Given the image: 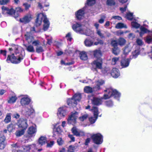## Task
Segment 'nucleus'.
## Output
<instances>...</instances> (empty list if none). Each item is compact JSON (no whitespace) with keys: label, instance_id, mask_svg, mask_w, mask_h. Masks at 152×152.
I'll use <instances>...</instances> for the list:
<instances>
[{"label":"nucleus","instance_id":"16","mask_svg":"<svg viewBox=\"0 0 152 152\" xmlns=\"http://www.w3.org/2000/svg\"><path fill=\"white\" fill-rule=\"evenodd\" d=\"M24 38L28 44L31 43L34 39L30 32H27L24 35Z\"/></svg>","mask_w":152,"mask_h":152},{"label":"nucleus","instance_id":"27","mask_svg":"<svg viewBox=\"0 0 152 152\" xmlns=\"http://www.w3.org/2000/svg\"><path fill=\"white\" fill-rule=\"evenodd\" d=\"M94 56L98 58L102 56L101 51L100 50H96L93 51Z\"/></svg>","mask_w":152,"mask_h":152},{"label":"nucleus","instance_id":"3","mask_svg":"<svg viewBox=\"0 0 152 152\" xmlns=\"http://www.w3.org/2000/svg\"><path fill=\"white\" fill-rule=\"evenodd\" d=\"M43 20L44 24L43 29L45 31L47 30L49 27L50 23L48 20L47 18L46 15L43 13H40L37 16L36 21V25L37 26H40Z\"/></svg>","mask_w":152,"mask_h":152},{"label":"nucleus","instance_id":"7","mask_svg":"<svg viewBox=\"0 0 152 152\" xmlns=\"http://www.w3.org/2000/svg\"><path fill=\"white\" fill-rule=\"evenodd\" d=\"M102 59L101 58H97L96 60L94 61L92 63L93 68L96 71H97V69H102Z\"/></svg>","mask_w":152,"mask_h":152},{"label":"nucleus","instance_id":"62","mask_svg":"<svg viewBox=\"0 0 152 152\" xmlns=\"http://www.w3.org/2000/svg\"><path fill=\"white\" fill-rule=\"evenodd\" d=\"M105 18V16H103L102 17L101 19L99 20L98 22H99L101 24H102L104 22V19Z\"/></svg>","mask_w":152,"mask_h":152},{"label":"nucleus","instance_id":"54","mask_svg":"<svg viewBox=\"0 0 152 152\" xmlns=\"http://www.w3.org/2000/svg\"><path fill=\"white\" fill-rule=\"evenodd\" d=\"M31 43L34 46L37 47L39 45L40 42L38 40H34H34L31 42Z\"/></svg>","mask_w":152,"mask_h":152},{"label":"nucleus","instance_id":"56","mask_svg":"<svg viewBox=\"0 0 152 152\" xmlns=\"http://www.w3.org/2000/svg\"><path fill=\"white\" fill-rule=\"evenodd\" d=\"M56 127V132L58 133H61L62 131L61 129V126H58V124H56L55 126Z\"/></svg>","mask_w":152,"mask_h":152},{"label":"nucleus","instance_id":"60","mask_svg":"<svg viewBox=\"0 0 152 152\" xmlns=\"http://www.w3.org/2000/svg\"><path fill=\"white\" fill-rule=\"evenodd\" d=\"M57 142L59 145H62L64 142L63 140L61 138H59L57 140Z\"/></svg>","mask_w":152,"mask_h":152},{"label":"nucleus","instance_id":"61","mask_svg":"<svg viewBox=\"0 0 152 152\" xmlns=\"http://www.w3.org/2000/svg\"><path fill=\"white\" fill-rule=\"evenodd\" d=\"M5 145L4 142H1L0 143V149H3L4 148Z\"/></svg>","mask_w":152,"mask_h":152},{"label":"nucleus","instance_id":"46","mask_svg":"<svg viewBox=\"0 0 152 152\" xmlns=\"http://www.w3.org/2000/svg\"><path fill=\"white\" fill-rule=\"evenodd\" d=\"M88 117V115L87 114H82V115L79 117V119L81 121H83L86 120Z\"/></svg>","mask_w":152,"mask_h":152},{"label":"nucleus","instance_id":"19","mask_svg":"<svg viewBox=\"0 0 152 152\" xmlns=\"http://www.w3.org/2000/svg\"><path fill=\"white\" fill-rule=\"evenodd\" d=\"M47 143V138L45 136H41L38 139L37 143L40 147Z\"/></svg>","mask_w":152,"mask_h":152},{"label":"nucleus","instance_id":"28","mask_svg":"<svg viewBox=\"0 0 152 152\" xmlns=\"http://www.w3.org/2000/svg\"><path fill=\"white\" fill-rule=\"evenodd\" d=\"M7 130L9 132H12L15 130V124H10L7 126Z\"/></svg>","mask_w":152,"mask_h":152},{"label":"nucleus","instance_id":"4","mask_svg":"<svg viewBox=\"0 0 152 152\" xmlns=\"http://www.w3.org/2000/svg\"><path fill=\"white\" fill-rule=\"evenodd\" d=\"M105 93L104 95L103 98L104 99H108L112 96L118 100L120 97L121 94L116 90L114 89L111 88H107L104 91Z\"/></svg>","mask_w":152,"mask_h":152},{"label":"nucleus","instance_id":"21","mask_svg":"<svg viewBox=\"0 0 152 152\" xmlns=\"http://www.w3.org/2000/svg\"><path fill=\"white\" fill-rule=\"evenodd\" d=\"M102 98H99L96 97H94L91 100L92 103L93 104L98 105L101 104L102 103Z\"/></svg>","mask_w":152,"mask_h":152},{"label":"nucleus","instance_id":"52","mask_svg":"<svg viewBox=\"0 0 152 152\" xmlns=\"http://www.w3.org/2000/svg\"><path fill=\"white\" fill-rule=\"evenodd\" d=\"M119 58L117 57L113 58L112 59V64L113 65L115 64L118 61Z\"/></svg>","mask_w":152,"mask_h":152},{"label":"nucleus","instance_id":"26","mask_svg":"<svg viewBox=\"0 0 152 152\" xmlns=\"http://www.w3.org/2000/svg\"><path fill=\"white\" fill-rule=\"evenodd\" d=\"M13 151L14 152H23V151L19 150L20 146L18 143L11 145Z\"/></svg>","mask_w":152,"mask_h":152},{"label":"nucleus","instance_id":"39","mask_svg":"<svg viewBox=\"0 0 152 152\" xmlns=\"http://www.w3.org/2000/svg\"><path fill=\"white\" fill-rule=\"evenodd\" d=\"M139 50L138 49L136 50L132 53V58H135L139 54Z\"/></svg>","mask_w":152,"mask_h":152},{"label":"nucleus","instance_id":"29","mask_svg":"<svg viewBox=\"0 0 152 152\" xmlns=\"http://www.w3.org/2000/svg\"><path fill=\"white\" fill-rule=\"evenodd\" d=\"M72 132L73 134L77 136H80L81 135L80 133H81L82 134H81V135H84V133L83 132H78L77 129L75 127H73L72 129Z\"/></svg>","mask_w":152,"mask_h":152},{"label":"nucleus","instance_id":"38","mask_svg":"<svg viewBox=\"0 0 152 152\" xmlns=\"http://www.w3.org/2000/svg\"><path fill=\"white\" fill-rule=\"evenodd\" d=\"M118 42L119 45L123 46L126 43V41L124 38L121 37L118 39Z\"/></svg>","mask_w":152,"mask_h":152},{"label":"nucleus","instance_id":"58","mask_svg":"<svg viewBox=\"0 0 152 152\" xmlns=\"http://www.w3.org/2000/svg\"><path fill=\"white\" fill-rule=\"evenodd\" d=\"M105 104L107 106L109 107H111L113 105V103L111 101L106 102Z\"/></svg>","mask_w":152,"mask_h":152},{"label":"nucleus","instance_id":"45","mask_svg":"<svg viewBox=\"0 0 152 152\" xmlns=\"http://www.w3.org/2000/svg\"><path fill=\"white\" fill-rule=\"evenodd\" d=\"M132 27L136 28H139L140 26V25L135 21H132L131 23Z\"/></svg>","mask_w":152,"mask_h":152},{"label":"nucleus","instance_id":"42","mask_svg":"<svg viewBox=\"0 0 152 152\" xmlns=\"http://www.w3.org/2000/svg\"><path fill=\"white\" fill-rule=\"evenodd\" d=\"M102 73L105 75H107L110 72V69L108 68H105L102 70Z\"/></svg>","mask_w":152,"mask_h":152},{"label":"nucleus","instance_id":"6","mask_svg":"<svg viewBox=\"0 0 152 152\" xmlns=\"http://www.w3.org/2000/svg\"><path fill=\"white\" fill-rule=\"evenodd\" d=\"M91 138L93 142L97 145L101 144L103 142V136L100 133L94 134L91 136Z\"/></svg>","mask_w":152,"mask_h":152},{"label":"nucleus","instance_id":"35","mask_svg":"<svg viewBox=\"0 0 152 152\" xmlns=\"http://www.w3.org/2000/svg\"><path fill=\"white\" fill-rule=\"evenodd\" d=\"M80 55V58L82 60H86L88 58L87 54L85 52L83 51L81 52Z\"/></svg>","mask_w":152,"mask_h":152},{"label":"nucleus","instance_id":"36","mask_svg":"<svg viewBox=\"0 0 152 152\" xmlns=\"http://www.w3.org/2000/svg\"><path fill=\"white\" fill-rule=\"evenodd\" d=\"M148 36H147L145 39L146 42L150 43L152 42V31L151 32Z\"/></svg>","mask_w":152,"mask_h":152},{"label":"nucleus","instance_id":"8","mask_svg":"<svg viewBox=\"0 0 152 152\" xmlns=\"http://www.w3.org/2000/svg\"><path fill=\"white\" fill-rule=\"evenodd\" d=\"M78 116V113L77 112H72L71 114L69 116L67 119L68 122L70 124H75L76 121V120Z\"/></svg>","mask_w":152,"mask_h":152},{"label":"nucleus","instance_id":"25","mask_svg":"<svg viewBox=\"0 0 152 152\" xmlns=\"http://www.w3.org/2000/svg\"><path fill=\"white\" fill-rule=\"evenodd\" d=\"M26 114L30 115L34 112V110L32 107L31 106H28L27 108L25 109Z\"/></svg>","mask_w":152,"mask_h":152},{"label":"nucleus","instance_id":"50","mask_svg":"<svg viewBox=\"0 0 152 152\" xmlns=\"http://www.w3.org/2000/svg\"><path fill=\"white\" fill-rule=\"evenodd\" d=\"M44 51V50L43 49V48L42 46H37L36 48V51L37 53H40L43 52Z\"/></svg>","mask_w":152,"mask_h":152},{"label":"nucleus","instance_id":"51","mask_svg":"<svg viewBox=\"0 0 152 152\" xmlns=\"http://www.w3.org/2000/svg\"><path fill=\"white\" fill-rule=\"evenodd\" d=\"M118 42H117L116 40H112L111 42V44L113 48L115 47H117V46L118 45Z\"/></svg>","mask_w":152,"mask_h":152},{"label":"nucleus","instance_id":"47","mask_svg":"<svg viewBox=\"0 0 152 152\" xmlns=\"http://www.w3.org/2000/svg\"><path fill=\"white\" fill-rule=\"evenodd\" d=\"M115 2L114 0H107L106 2L107 4L110 6L115 5Z\"/></svg>","mask_w":152,"mask_h":152},{"label":"nucleus","instance_id":"9","mask_svg":"<svg viewBox=\"0 0 152 152\" xmlns=\"http://www.w3.org/2000/svg\"><path fill=\"white\" fill-rule=\"evenodd\" d=\"M66 108V106H63L60 107L58 109L57 115L59 118H64L67 114Z\"/></svg>","mask_w":152,"mask_h":152},{"label":"nucleus","instance_id":"31","mask_svg":"<svg viewBox=\"0 0 152 152\" xmlns=\"http://www.w3.org/2000/svg\"><path fill=\"white\" fill-rule=\"evenodd\" d=\"M17 99V96L14 95L10 97L9 99L8 100L7 102L8 103L10 104H13L16 102Z\"/></svg>","mask_w":152,"mask_h":152},{"label":"nucleus","instance_id":"57","mask_svg":"<svg viewBox=\"0 0 152 152\" xmlns=\"http://www.w3.org/2000/svg\"><path fill=\"white\" fill-rule=\"evenodd\" d=\"M66 37L67 40L69 41H71L72 39V38L71 36V34L70 33H68L66 35Z\"/></svg>","mask_w":152,"mask_h":152},{"label":"nucleus","instance_id":"32","mask_svg":"<svg viewBox=\"0 0 152 152\" xmlns=\"http://www.w3.org/2000/svg\"><path fill=\"white\" fill-rule=\"evenodd\" d=\"M131 49L130 47L128 45L125 47L123 49L124 54L125 55H127L131 51Z\"/></svg>","mask_w":152,"mask_h":152},{"label":"nucleus","instance_id":"17","mask_svg":"<svg viewBox=\"0 0 152 152\" xmlns=\"http://www.w3.org/2000/svg\"><path fill=\"white\" fill-rule=\"evenodd\" d=\"M18 126L19 128H21L22 130H25L27 128L28 125L27 124V121L26 120H20L18 122Z\"/></svg>","mask_w":152,"mask_h":152},{"label":"nucleus","instance_id":"44","mask_svg":"<svg viewBox=\"0 0 152 152\" xmlns=\"http://www.w3.org/2000/svg\"><path fill=\"white\" fill-rule=\"evenodd\" d=\"M24 130H18L16 132L15 134L17 136L20 137L23 135L24 134Z\"/></svg>","mask_w":152,"mask_h":152},{"label":"nucleus","instance_id":"2","mask_svg":"<svg viewBox=\"0 0 152 152\" xmlns=\"http://www.w3.org/2000/svg\"><path fill=\"white\" fill-rule=\"evenodd\" d=\"M73 30L77 33L89 36L92 33V31L85 26L79 23H76L72 25Z\"/></svg>","mask_w":152,"mask_h":152},{"label":"nucleus","instance_id":"40","mask_svg":"<svg viewBox=\"0 0 152 152\" xmlns=\"http://www.w3.org/2000/svg\"><path fill=\"white\" fill-rule=\"evenodd\" d=\"M11 114L8 113L7 114L4 121L6 123L10 122L11 121Z\"/></svg>","mask_w":152,"mask_h":152},{"label":"nucleus","instance_id":"43","mask_svg":"<svg viewBox=\"0 0 152 152\" xmlns=\"http://www.w3.org/2000/svg\"><path fill=\"white\" fill-rule=\"evenodd\" d=\"M29 146L30 150H31L33 151H35L38 148V146L36 145L35 144L29 145Z\"/></svg>","mask_w":152,"mask_h":152},{"label":"nucleus","instance_id":"22","mask_svg":"<svg viewBox=\"0 0 152 152\" xmlns=\"http://www.w3.org/2000/svg\"><path fill=\"white\" fill-rule=\"evenodd\" d=\"M111 74L113 77L115 78L118 77L120 75L119 70L116 68L113 69Z\"/></svg>","mask_w":152,"mask_h":152},{"label":"nucleus","instance_id":"59","mask_svg":"<svg viewBox=\"0 0 152 152\" xmlns=\"http://www.w3.org/2000/svg\"><path fill=\"white\" fill-rule=\"evenodd\" d=\"M9 1V0H0V5H4L7 4Z\"/></svg>","mask_w":152,"mask_h":152},{"label":"nucleus","instance_id":"30","mask_svg":"<svg viewBox=\"0 0 152 152\" xmlns=\"http://www.w3.org/2000/svg\"><path fill=\"white\" fill-rule=\"evenodd\" d=\"M84 43L85 46L86 47H91L93 45V42L91 40L86 39L84 42Z\"/></svg>","mask_w":152,"mask_h":152},{"label":"nucleus","instance_id":"10","mask_svg":"<svg viewBox=\"0 0 152 152\" xmlns=\"http://www.w3.org/2000/svg\"><path fill=\"white\" fill-rule=\"evenodd\" d=\"M91 111L94 113V117L89 118V120L91 124L95 122L98 117V110L96 107H93Z\"/></svg>","mask_w":152,"mask_h":152},{"label":"nucleus","instance_id":"20","mask_svg":"<svg viewBox=\"0 0 152 152\" xmlns=\"http://www.w3.org/2000/svg\"><path fill=\"white\" fill-rule=\"evenodd\" d=\"M104 83V81L102 79H99L95 82V86L94 88L96 91L100 89V86Z\"/></svg>","mask_w":152,"mask_h":152},{"label":"nucleus","instance_id":"49","mask_svg":"<svg viewBox=\"0 0 152 152\" xmlns=\"http://www.w3.org/2000/svg\"><path fill=\"white\" fill-rule=\"evenodd\" d=\"M96 33L101 38L105 37L104 34L102 33L101 30L100 29L97 30L96 31Z\"/></svg>","mask_w":152,"mask_h":152},{"label":"nucleus","instance_id":"41","mask_svg":"<svg viewBox=\"0 0 152 152\" xmlns=\"http://www.w3.org/2000/svg\"><path fill=\"white\" fill-rule=\"evenodd\" d=\"M126 17L128 20H132L134 18L133 13L130 12H128L126 14Z\"/></svg>","mask_w":152,"mask_h":152},{"label":"nucleus","instance_id":"23","mask_svg":"<svg viewBox=\"0 0 152 152\" xmlns=\"http://www.w3.org/2000/svg\"><path fill=\"white\" fill-rule=\"evenodd\" d=\"M130 62V59L129 58L123 59L121 62V66L123 68L129 66Z\"/></svg>","mask_w":152,"mask_h":152},{"label":"nucleus","instance_id":"63","mask_svg":"<svg viewBox=\"0 0 152 152\" xmlns=\"http://www.w3.org/2000/svg\"><path fill=\"white\" fill-rule=\"evenodd\" d=\"M136 42L137 44L139 45H142L143 44V42L142 40L139 39H137Z\"/></svg>","mask_w":152,"mask_h":152},{"label":"nucleus","instance_id":"14","mask_svg":"<svg viewBox=\"0 0 152 152\" xmlns=\"http://www.w3.org/2000/svg\"><path fill=\"white\" fill-rule=\"evenodd\" d=\"M37 132L36 126H31L29 127L27 131L28 135L29 137H34Z\"/></svg>","mask_w":152,"mask_h":152},{"label":"nucleus","instance_id":"13","mask_svg":"<svg viewBox=\"0 0 152 152\" xmlns=\"http://www.w3.org/2000/svg\"><path fill=\"white\" fill-rule=\"evenodd\" d=\"M46 0H42L41 3H38V7L40 9L43 8L44 11H47L49 6V4L46 1Z\"/></svg>","mask_w":152,"mask_h":152},{"label":"nucleus","instance_id":"37","mask_svg":"<svg viewBox=\"0 0 152 152\" xmlns=\"http://www.w3.org/2000/svg\"><path fill=\"white\" fill-rule=\"evenodd\" d=\"M84 91L87 93H91L93 92V88L89 86H86L84 88Z\"/></svg>","mask_w":152,"mask_h":152},{"label":"nucleus","instance_id":"11","mask_svg":"<svg viewBox=\"0 0 152 152\" xmlns=\"http://www.w3.org/2000/svg\"><path fill=\"white\" fill-rule=\"evenodd\" d=\"M85 7L78 10L75 13V18L78 20H80L84 18Z\"/></svg>","mask_w":152,"mask_h":152},{"label":"nucleus","instance_id":"33","mask_svg":"<svg viewBox=\"0 0 152 152\" xmlns=\"http://www.w3.org/2000/svg\"><path fill=\"white\" fill-rule=\"evenodd\" d=\"M26 50L28 52L34 53L35 52V49L33 46L31 45H25Z\"/></svg>","mask_w":152,"mask_h":152},{"label":"nucleus","instance_id":"24","mask_svg":"<svg viewBox=\"0 0 152 152\" xmlns=\"http://www.w3.org/2000/svg\"><path fill=\"white\" fill-rule=\"evenodd\" d=\"M23 10L20 7L16 8L15 11L14 10V13L13 14V16L15 19H17L19 16V13L23 12Z\"/></svg>","mask_w":152,"mask_h":152},{"label":"nucleus","instance_id":"5","mask_svg":"<svg viewBox=\"0 0 152 152\" xmlns=\"http://www.w3.org/2000/svg\"><path fill=\"white\" fill-rule=\"evenodd\" d=\"M81 99V96L80 94H76L72 98L68 99L67 102V104L69 106H74V108L75 109V106L77 105V101H80Z\"/></svg>","mask_w":152,"mask_h":152},{"label":"nucleus","instance_id":"12","mask_svg":"<svg viewBox=\"0 0 152 152\" xmlns=\"http://www.w3.org/2000/svg\"><path fill=\"white\" fill-rule=\"evenodd\" d=\"M2 13L4 15H12L14 13V10L12 9H9L8 8L3 6L1 7Z\"/></svg>","mask_w":152,"mask_h":152},{"label":"nucleus","instance_id":"55","mask_svg":"<svg viewBox=\"0 0 152 152\" xmlns=\"http://www.w3.org/2000/svg\"><path fill=\"white\" fill-rule=\"evenodd\" d=\"M95 3V0H87V4L88 5L91 6Z\"/></svg>","mask_w":152,"mask_h":152},{"label":"nucleus","instance_id":"53","mask_svg":"<svg viewBox=\"0 0 152 152\" xmlns=\"http://www.w3.org/2000/svg\"><path fill=\"white\" fill-rule=\"evenodd\" d=\"M22 148L24 152H29L30 151L29 145L23 146Z\"/></svg>","mask_w":152,"mask_h":152},{"label":"nucleus","instance_id":"15","mask_svg":"<svg viewBox=\"0 0 152 152\" xmlns=\"http://www.w3.org/2000/svg\"><path fill=\"white\" fill-rule=\"evenodd\" d=\"M31 101V99L27 95L25 96L21 99L20 103L23 106H25L29 104Z\"/></svg>","mask_w":152,"mask_h":152},{"label":"nucleus","instance_id":"64","mask_svg":"<svg viewBox=\"0 0 152 152\" xmlns=\"http://www.w3.org/2000/svg\"><path fill=\"white\" fill-rule=\"evenodd\" d=\"M54 142L53 141H51L49 143H48L47 144V147H51L54 144Z\"/></svg>","mask_w":152,"mask_h":152},{"label":"nucleus","instance_id":"1","mask_svg":"<svg viewBox=\"0 0 152 152\" xmlns=\"http://www.w3.org/2000/svg\"><path fill=\"white\" fill-rule=\"evenodd\" d=\"M21 49V47L20 46L12 45L11 47L9 49V51L12 54L8 56L7 59V62H10L15 64L20 63L23 59V58L20 56V52Z\"/></svg>","mask_w":152,"mask_h":152},{"label":"nucleus","instance_id":"18","mask_svg":"<svg viewBox=\"0 0 152 152\" xmlns=\"http://www.w3.org/2000/svg\"><path fill=\"white\" fill-rule=\"evenodd\" d=\"M31 19V15L30 14H28L25 16L23 18H20V21L21 22L24 23H26L29 22Z\"/></svg>","mask_w":152,"mask_h":152},{"label":"nucleus","instance_id":"48","mask_svg":"<svg viewBox=\"0 0 152 152\" xmlns=\"http://www.w3.org/2000/svg\"><path fill=\"white\" fill-rule=\"evenodd\" d=\"M120 50L118 47H115L112 49L113 53L116 55L119 54Z\"/></svg>","mask_w":152,"mask_h":152},{"label":"nucleus","instance_id":"34","mask_svg":"<svg viewBox=\"0 0 152 152\" xmlns=\"http://www.w3.org/2000/svg\"><path fill=\"white\" fill-rule=\"evenodd\" d=\"M115 27L117 29H121L123 28H127L126 25L123 23H118L115 26Z\"/></svg>","mask_w":152,"mask_h":152}]
</instances>
